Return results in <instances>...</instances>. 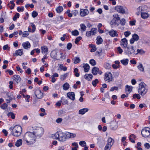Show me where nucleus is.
<instances>
[{
    "label": "nucleus",
    "instance_id": "obj_27",
    "mask_svg": "<svg viewBox=\"0 0 150 150\" xmlns=\"http://www.w3.org/2000/svg\"><path fill=\"white\" fill-rule=\"evenodd\" d=\"M22 46L24 49H27L30 47V44L28 41L23 42L22 44Z\"/></svg>",
    "mask_w": 150,
    "mask_h": 150
},
{
    "label": "nucleus",
    "instance_id": "obj_63",
    "mask_svg": "<svg viewBox=\"0 0 150 150\" xmlns=\"http://www.w3.org/2000/svg\"><path fill=\"white\" fill-rule=\"evenodd\" d=\"M24 7L23 6H22L21 7H18L17 8V11L18 12L23 11L24 10Z\"/></svg>",
    "mask_w": 150,
    "mask_h": 150
},
{
    "label": "nucleus",
    "instance_id": "obj_57",
    "mask_svg": "<svg viewBox=\"0 0 150 150\" xmlns=\"http://www.w3.org/2000/svg\"><path fill=\"white\" fill-rule=\"evenodd\" d=\"M81 39V37L79 36L77 37L75 40V43L77 44Z\"/></svg>",
    "mask_w": 150,
    "mask_h": 150
},
{
    "label": "nucleus",
    "instance_id": "obj_32",
    "mask_svg": "<svg viewBox=\"0 0 150 150\" xmlns=\"http://www.w3.org/2000/svg\"><path fill=\"white\" fill-rule=\"evenodd\" d=\"M81 31L83 32L86 30V27L84 24L81 23L80 24Z\"/></svg>",
    "mask_w": 150,
    "mask_h": 150
},
{
    "label": "nucleus",
    "instance_id": "obj_33",
    "mask_svg": "<svg viewBox=\"0 0 150 150\" xmlns=\"http://www.w3.org/2000/svg\"><path fill=\"white\" fill-rule=\"evenodd\" d=\"M137 68L140 71L144 72V67L142 64H139L137 66Z\"/></svg>",
    "mask_w": 150,
    "mask_h": 150
},
{
    "label": "nucleus",
    "instance_id": "obj_26",
    "mask_svg": "<svg viewBox=\"0 0 150 150\" xmlns=\"http://www.w3.org/2000/svg\"><path fill=\"white\" fill-rule=\"evenodd\" d=\"M114 141L111 137H109L107 140V144L112 146L114 144Z\"/></svg>",
    "mask_w": 150,
    "mask_h": 150
},
{
    "label": "nucleus",
    "instance_id": "obj_9",
    "mask_svg": "<svg viewBox=\"0 0 150 150\" xmlns=\"http://www.w3.org/2000/svg\"><path fill=\"white\" fill-rule=\"evenodd\" d=\"M104 80L108 82L111 81L112 80V74L110 72H107L105 74Z\"/></svg>",
    "mask_w": 150,
    "mask_h": 150
},
{
    "label": "nucleus",
    "instance_id": "obj_16",
    "mask_svg": "<svg viewBox=\"0 0 150 150\" xmlns=\"http://www.w3.org/2000/svg\"><path fill=\"white\" fill-rule=\"evenodd\" d=\"M67 96L71 100H74L75 99V95L74 92H70L67 93Z\"/></svg>",
    "mask_w": 150,
    "mask_h": 150
},
{
    "label": "nucleus",
    "instance_id": "obj_38",
    "mask_svg": "<svg viewBox=\"0 0 150 150\" xmlns=\"http://www.w3.org/2000/svg\"><path fill=\"white\" fill-rule=\"evenodd\" d=\"M58 56L61 59H63L65 58V56L63 54V53L60 51H58Z\"/></svg>",
    "mask_w": 150,
    "mask_h": 150
},
{
    "label": "nucleus",
    "instance_id": "obj_59",
    "mask_svg": "<svg viewBox=\"0 0 150 150\" xmlns=\"http://www.w3.org/2000/svg\"><path fill=\"white\" fill-rule=\"evenodd\" d=\"M70 12V10H68L66 11V13L67 14V15L69 17H71L72 16V13H71Z\"/></svg>",
    "mask_w": 150,
    "mask_h": 150
},
{
    "label": "nucleus",
    "instance_id": "obj_60",
    "mask_svg": "<svg viewBox=\"0 0 150 150\" xmlns=\"http://www.w3.org/2000/svg\"><path fill=\"white\" fill-rule=\"evenodd\" d=\"M133 97V98H137V99H140V98H141L140 96L139 95V94H134Z\"/></svg>",
    "mask_w": 150,
    "mask_h": 150
},
{
    "label": "nucleus",
    "instance_id": "obj_39",
    "mask_svg": "<svg viewBox=\"0 0 150 150\" xmlns=\"http://www.w3.org/2000/svg\"><path fill=\"white\" fill-rule=\"evenodd\" d=\"M63 10V7L61 6H59L57 7L56 8V11L57 13H60Z\"/></svg>",
    "mask_w": 150,
    "mask_h": 150
},
{
    "label": "nucleus",
    "instance_id": "obj_25",
    "mask_svg": "<svg viewBox=\"0 0 150 150\" xmlns=\"http://www.w3.org/2000/svg\"><path fill=\"white\" fill-rule=\"evenodd\" d=\"M93 75L91 74H86L84 76V78L88 81H91L93 78Z\"/></svg>",
    "mask_w": 150,
    "mask_h": 150
},
{
    "label": "nucleus",
    "instance_id": "obj_44",
    "mask_svg": "<svg viewBox=\"0 0 150 150\" xmlns=\"http://www.w3.org/2000/svg\"><path fill=\"white\" fill-rule=\"evenodd\" d=\"M79 144L82 147H84V148L85 147H87L86 146V144L85 141H80Z\"/></svg>",
    "mask_w": 150,
    "mask_h": 150
},
{
    "label": "nucleus",
    "instance_id": "obj_51",
    "mask_svg": "<svg viewBox=\"0 0 150 150\" xmlns=\"http://www.w3.org/2000/svg\"><path fill=\"white\" fill-rule=\"evenodd\" d=\"M120 20V24L122 25H124L125 24V19L123 18H122Z\"/></svg>",
    "mask_w": 150,
    "mask_h": 150
},
{
    "label": "nucleus",
    "instance_id": "obj_4",
    "mask_svg": "<svg viewBox=\"0 0 150 150\" xmlns=\"http://www.w3.org/2000/svg\"><path fill=\"white\" fill-rule=\"evenodd\" d=\"M148 89L146 85L144 82H142L139 85L138 92L141 96H143L147 92Z\"/></svg>",
    "mask_w": 150,
    "mask_h": 150
},
{
    "label": "nucleus",
    "instance_id": "obj_28",
    "mask_svg": "<svg viewBox=\"0 0 150 150\" xmlns=\"http://www.w3.org/2000/svg\"><path fill=\"white\" fill-rule=\"evenodd\" d=\"M83 67L84 68L85 72H87L89 71L90 66L88 64H83Z\"/></svg>",
    "mask_w": 150,
    "mask_h": 150
},
{
    "label": "nucleus",
    "instance_id": "obj_54",
    "mask_svg": "<svg viewBox=\"0 0 150 150\" xmlns=\"http://www.w3.org/2000/svg\"><path fill=\"white\" fill-rule=\"evenodd\" d=\"M29 35V32L28 31H25L23 33L22 36L23 37H26L28 36Z\"/></svg>",
    "mask_w": 150,
    "mask_h": 150
},
{
    "label": "nucleus",
    "instance_id": "obj_3",
    "mask_svg": "<svg viewBox=\"0 0 150 150\" xmlns=\"http://www.w3.org/2000/svg\"><path fill=\"white\" fill-rule=\"evenodd\" d=\"M12 134L16 137H17L20 136L22 131V128L20 126L16 125L13 128L11 127L10 128Z\"/></svg>",
    "mask_w": 150,
    "mask_h": 150
},
{
    "label": "nucleus",
    "instance_id": "obj_36",
    "mask_svg": "<svg viewBox=\"0 0 150 150\" xmlns=\"http://www.w3.org/2000/svg\"><path fill=\"white\" fill-rule=\"evenodd\" d=\"M63 89L64 90H67L69 88V85L67 83H66L63 85Z\"/></svg>",
    "mask_w": 150,
    "mask_h": 150
},
{
    "label": "nucleus",
    "instance_id": "obj_18",
    "mask_svg": "<svg viewBox=\"0 0 150 150\" xmlns=\"http://www.w3.org/2000/svg\"><path fill=\"white\" fill-rule=\"evenodd\" d=\"M132 86H131L126 85V86L125 92L126 93L129 94L132 91Z\"/></svg>",
    "mask_w": 150,
    "mask_h": 150
},
{
    "label": "nucleus",
    "instance_id": "obj_7",
    "mask_svg": "<svg viewBox=\"0 0 150 150\" xmlns=\"http://www.w3.org/2000/svg\"><path fill=\"white\" fill-rule=\"evenodd\" d=\"M141 134L144 137H148L150 136V128L148 127L144 128L142 130Z\"/></svg>",
    "mask_w": 150,
    "mask_h": 150
},
{
    "label": "nucleus",
    "instance_id": "obj_55",
    "mask_svg": "<svg viewBox=\"0 0 150 150\" xmlns=\"http://www.w3.org/2000/svg\"><path fill=\"white\" fill-rule=\"evenodd\" d=\"M19 14L18 13L16 14L15 16L13 17V21H16L17 18H19Z\"/></svg>",
    "mask_w": 150,
    "mask_h": 150
},
{
    "label": "nucleus",
    "instance_id": "obj_29",
    "mask_svg": "<svg viewBox=\"0 0 150 150\" xmlns=\"http://www.w3.org/2000/svg\"><path fill=\"white\" fill-rule=\"evenodd\" d=\"M129 61L128 59H125L121 60L120 62L123 65L126 66L128 64Z\"/></svg>",
    "mask_w": 150,
    "mask_h": 150
},
{
    "label": "nucleus",
    "instance_id": "obj_56",
    "mask_svg": "<svg viewBox=\"0 0 150 150\" xmlns=\"http://www.w3.org/2000/svg\"><path fill=\"white\" fill-rule=\"evenodd\" d=\"M31 26L32 27V32H34L36 28L35 25L33 23H30Z\"/></svg>",
    "mask_w": 150,
    "mask_h": 150
},
{
    "label": "nucleus",
    "instance_id": "obj_35",
    "mask_svg": "<svg viewBox=\"0 0 150 150\" xmlns=\"http://www.w3.org/2000/svg\"><path fill=\"white\" fill-rule=\"evenodd\" d=\"M103 42V39L100 36H98L97 38L96 43L98 44H101Z\"/></svg>",
    "mask_w": 150,
    "mask_h": 150
},
{
    "label": "nucleus",
    "instance_id": "obj_8",
    "mask_svg": "<svg viewBox=\"0 0 150 150\" xmlns=\"http://www.w3.org/2000/svg\"><path fill=\"white\" fill-rule=\"evenodd\" d=\"M127 50H125L126 53L129 56H131L132 54L135 53L134 47L132 46H129L127 47Z\"/></svg>",
    "mask_w": 150,
    "mask_h": 150
},
{
    "label": "nucleus",
    "instance_id": "obj_48",
    "mask_svg": "<svg viewBox=\"0 0 150 150\" xmlns=\"http://www.w3.org/2000/svg\"><path fill=\"white\" fill-rule=\"evenodd\" d=\"M78 69L77 68H76L74 69V72L75 73V75L77 77H78L79 76V74L78 72Z\"/></svg>",
    "mask_w": 150,
    "mask_h": 150
},
{
    "label": "nucleus",
    "instance_id": "obj_40",
    "mask_svg": "<svg viewBox=\"0 0 150 150\" xmlns=\"http://www.w3.org/2000/svg\"><path fill=\"white\" fill-rule=\"evenodd\" d=\"M90 31L91 35H94L96 33L97 30L96 28H92Z\"/></svg>",
    "mask_w": 150,
    "mask_h": 150
},
{
    "label": "nucleus",
    "instance_id": "obj_21",
    "mask_svg": "<svg viewBox=\"0 0 150 150\" xmlns=\"http://www.w3.org/2000/svg\"><path fill=\"white\" fill-rule=\"evenodd\" d=\"M141 17L144 19H146L149 17L150 15L147 13L142 12L141 14Z\"/></svg>",
    "mask_w": 150,
    "mask_h": 150
},
{
    "label": "nucleus",
    "instance_id": "obj_23",
    "mask_svg": "<svg viewBox=\"0 0 150 150\" xmlns=\"http://www.w3.org/2000/svg\"><path fill=\"white\" fill-rule=\"evenodd\" d=\"M23 54V50L22 49H19L16 51L15 53L13 54L14 56H21Z\"/></svg>",
    "mask_w": 150,
    "mask_h": 150
},
{
    "label": "nucleus",
    "instance_id": "obj_37",
    "mask_svg": "<svg viewBox=\"0 0 150 150\" xmlns=\"http://www.w3.org/2000/svg\"><path fill=\"white\" fill-rule=\"evenodd\" d=\"M74 64H76L79 63L81 61L80 59L78 57H75L73 59Z\"/></svg>",
    "mask_w": 150,
    "mask_h": 150
},
{
    "label": "nucleus",
    "instance_id": "obj_31",
    "mask_svg": "<svg viewBox=\"0 0 150 150\" xmlns=\"http://www.w3.org/2000/svg\"><path fill=\"white\" fill-rule=\"evenodd\" d=\"M68 74L69 73H65L63 75H61L60 76V79L61 80V81L64 80L67 78V77L68 76Z\"/></svg>",
    "mask_w": 150,
    "mask_h": 150
},
{
    "label": "nucleus",
    "instance_id": "obj_15",
    "mask_svg": "<svg viewBox=\"0 0 150 150\" xmlns=\"http://www.w3.org/2000/svg\"><path fill=\"white\" fill-rule=\"evenodd\" d=\"M58 51L55 50L52 51L50 54L51 57L54 59H57V55H58Z\"/></svg>",
    "mask_w": 150,
    "mask_h": 150
},
{
    "label": "nucleus",
    "instance_id": "obj_61",
    "mask_svg": "<svg viewBox=\"0 0 150 150\" xmlns=\"http://www.w3.org/2000/svg\"><path fill=\"white\" fill-rule=\"evenodd\" d=\"M131 33L130 31H125L124 32V34L125 37H127L129 36Z\"/></svg>",
    "mask_w": 150,
    "mask_h": 150
},
{
    "label": "nucleus",
    "instance_id": "obj_17",
    "mask_svg": "<svg viewBox=\"0 0 150 150\" xmlns=\"http://www.w3.org/2000/svg\"><path fill=\"white\" fill-rule=\"evenodd\" d=\"M42 53L45 55H47L48 54V48L47 46H44L41 47V48Z\"/></svg>",
    "mask_w": 150,
    "mask_h": 150
},
{
    "label": "nucleus",
    "instance_id": "obj_22",
    "mask_svg": "<svg viewBox=\"0 0 150 150\" xmlns=\"http://www.w3.org/2000/svg\"><path fill=\"white\" fill-rule=\"evenodd\" d=\"M88 109L86 108H83L80 110L79 111V114L83 115L88 111Z\"/></svg>",
    "mask_w": 150,
    "mask_h": 150
},
{
    "label": "nucleus",
    "instance_id": "obj_64",
    "mask_svg": "<svg viewBox=\"0 0 150 150\" xmlns=\"http://www.w3.org/2000/svg\"><path fill=\"white\" fill-rule=\"evenodd\" d=\"M7 104L6 103H5L2 105L1 106V107L2 109H5L7 108Z\"/></svg>",
    "mask_w": 150,
    "mask_h": 150
},
{
    "label": "nucleus",
    "instance_id": "obj_42",
    "mask_svg": "<svg viewBox=\"0 0 150 150\" xmlns=\"http://www.w3.org/2000/svg\"><path fill=\"white\" fill-rule=\"evenodd\" d=\"M71 34L74 36H77L79 35V32L77 30H74L71 32Z\"/></svg>",
    "mask_w": 150,
    "mask_h": 150
},
{
    "label": "nucleus",
    "instance_id": "obj_20",
    "mask_svg": "<svg viewBox=\"0 0 150 150\" xmlns=\"http://www.w3.org/2000/svg\"><path fill=\"white\" fill-rule=\"evenodd\" d=\"M118 126L117 123L116 122H112L110 125L111 128L113 130H115L117 129Z\"/></svg>",
    "mask_w": 150,
    "mask_h": 150
},
{
    "label": "nucleus",
    "instance_id": "obj_49",
    "mask_svg": "<svg viewBox=\"0 0 150 150\" xmlns=\"http://www.w3.org/2000/svg\"><path fill=\"white\" fill-rule=\"evenodd\" d=\"M7 115L8 116H11L13 119H14L15 118V115L12 112H9L8 114Z\"/></svg>",
    "mask_w": 150,
    "mask_h": 150
},
{
    "label": "nucleus",
    "instance_id": "obj_43",
    "mask_svg": "<svg viewBox=\"0 0 150 150\" xmlns=\"http://www.w3.org/2000/svg\"><path fill=\"white\" fill-rule=\"evenodd\" d=\"M145 51H144L143 50H139L138 49L137 50V52L135 53H134V54H137L138 53L140 54H143L145 53Z\"/></svg>",
    "mask_w": 150,
    "mask_h": 150
},
{
    "label": "nucleus",
    "instance_id": "obj_5",
    "mask_svg": "<svg viewBox=\"0 0 150 150\" xmlns=\"http://www.w3.org/2000/svg\"><path fill=\"white\" fill-rule=\"evenodd\" d=\"M54 135L55 136V139H57L60 142H64L66 140L65 134L62 132H57Z\"/></svg>",
    "mask_w": 150,
    "mask_h": 150
},
{
    "label": "nucleus",
    "instance_id": "obj_34",
    "mask_svg": "<svg viewBox=\"0 0 150 150\" xmlns=\"http://www.w3.org/2000/svg\"><path fill=\"white\" fill-rule=\"evenodd\" d=\"M98 71V68L95 67L92 69V72L94 75H96L97 74Z\"/></svg>",
    "mask_w": 150,
    "mask_h": 150
},
{
    "label": "nucleus",
    "instance_id": "obj_45",
    "mask_svg": "<svg viewBox=\"0 0 150 150\" xmlns=\"http://www.w3.org/2000/svg\"><path fill=\"white\" fill-rule=\"evenodd\" d=\"M59 68L61 70L65 71L67 70V67H64L62 64H60L59 66Z\"/></svg>",
    "mask_w": 150,
    "mask_h": 150
},
{
    "label": "nucleus",
    "instance_id": "obj_52",
    "mask_svg": "<svg viewBox=\"0 0 150 150\" xmlns=\"http://www.w3.org/2000/svg\"><path fill=\"white\" fill-rule=\"evenodd\" d=\"M65 134L66 140H67V139L71 138L70 133L67 132Z\"/></svg>",
    "mask_w": 150,
    "mask_h": 150
},
{
    "label": "nucleus",
    "instance_id": "obj_19",
    "mask_svg": "<svg viewBox=\"0 0 150 150\" xmlns=\"http://www.w3.org/2000/svg\"><path fill=\"white\" fill-rule=\"evenodd\" d=\"M110 23L111 25L118 26L119 25L118 21L114 18L110 21Z\"/></svg>",
    "mask_w": 150,
    "mask_h": 150
},
{
    "label": "nucleus",
    "instance_id": "obj_6",
    "mask_svg": "<svg viewBox=\"0 0 150 150\" xmlns=\"http://www.w3.org/2000/svg\"><path fill=\"white\" fill-rule=\"evenodd\" d=\"M115 9L117 12L122 14H127L128 13L127 8L124 6H117L115 7Z\"/></svg>",
    "mask_w": 150,
    "mask_h": 150
},
{
    "label": "nucleus",
    "instance_id": "obj_2",
    "mask_svg": "<svg viewBox=\"0 0 150 150\" xmlns=\"http://www.w3.org/2000/svg\"><path fill=\"white\" fill-rule=\"evenodd\" d=\"M33 131L32 132L37 139L41 137L44 132V129L42 127H32Z\"/></svg>",
    "mask_w": 150,
    "mask_h": 150
},
{
    "label": "nucleus",
    "instance_id": "obj_13",
    "mask_svg": "<svg viewBox=\"0 0 150 150\" xmlns=\"http://www.w3.org/2000/svg\"><path fill=\"white\" fill-rule=\"evenodd\" d=\"M89 13V11L87 9H82L80 11V15L82 17H84L88 15Z\"/></svg>",
    "mask_w": 150,
    "mask_h": 150
},
{
    "label": "nucleus",
    "instance_id": "obj_41",
    "mask_svg": "<svg viewBox=\"0 0 150 150\" xmlns=\"http://www.w3.org/2000/svg\"><path fill=\"white\" fill-rule=\"evenodd\" d=\"M113 18L119 21L120 20V18L117 14H114L113 15Z\"/></svg>",
    "mask_w": 150,
    "mask_h": 150
},
{
    "label": "nucleus",
    "instance_id": "obj_10",
    "mask_svg": "<svg viewBox=\"0 0 150 150\" xmlns=\"http://www.w3.org/2000/svg\"><path fill=\"white\" fill-rule=\"evenodd\" d=\"M147 7L145 6H139L137 9V12L136 13V14L139 16L142 12H144L143 11L146 9Z\"/></svg>",
    "mask_w": 150,
    "mask_h": 150
},
{
    "label": "nucleus",
    "instance_id": "obj_62",
    "mask_svg": "<svg viewBox=\"0 0 150 150\" xmlns=\"http://www.w3.org/2000/svg\"><path fill=\"white\" fill-rule=\"evenodd\" d=\"M38 13L35 11H34L33 12L32 15L33 18H35L38 15Z\"/></svg>",
    "mask_w": 150,
    "mask_h": 150
},
{
    "label": "nucleus",
    "instance_id": "obj_11",
    "mask_svg": "<svg viewBox=\"0 0 150 150\" xmlns=\"http://www.w3.org/2000/svg\"><path fill=\"white\" fill-rule=\"evenodd\" d=\"M127 39L124 38L122 39L120 42V45L124 48H126L127 47Z\"/></svg>",
    "mask_w": 150,
    "mask_h": 150
},
{
    "label": "nucleus",
    "instance_id": "obj_58",
    "mask_svg": "<svg viewBox=\"0 0 150 150\" xmlns=\"http://www.w3.org/2000/svg\"><path fill=\"white\" fill-rule=\"evenodd\" d=\"M112 146L106 144L104 148L105 150H110Z\"/></svg>",
    "mask_w": 150,
    "mask_h": 150
},
{
    "label": "nucleus",
    "instance_id": "obj_50",
    "mask_svg": "<svg viewBox=\"0 0 150 150\" xmlns=\"http://www.w3.org/2000/svg\"><path fill=\"white\" fill-rule=\"evenodd\" d=\"M126 139V137H122L121 140V142L123 143V145L124 146H125L126 144V142L125 141Z\"/></svg>",
    "mask_w": 150,
    "mask_h": 150
},
{
    "label": "nucleus",
    "instance_id": "obj_14",
    "mask_svg": "<svg viewBox=\"0 0 150 150\" xmlns=\"http://www.w3.org/2000/svg\"><path fill=\"white\" fill-rule=\"evenodd\" d=\"M108 33L112 37H117L118 35L117 31L113 29H112L108 31Z\"/></svg>",
    "mask_w": 150,
    "mask_h": 150
},
{
    "label": "nucleus",
    "instance_id": "obj_1",
    "mask_svg": "<svg viewBox=\"0 0 150 150\" xmlns=\"http://www.w3.org/2000/svg\"><path fill=\"white\" fill-rule=\"evenodd\" d=\"M36 139L32 132H27L23 136V140L29 146L33 145L36 142Z\"/></svg>",
    "mask_w": 150,
    "mask_h": 150
},
{
    "label": "nucleus",
    "instance_id": "obj_53",
    "mask_svg": "<svg viewBox=\"0 0 150 150\" xmlns=\"http://www.w3.org/2000/svg\"><path fill=\"white\" fill-rule=\"evenodd\" d=\"M89 63L93 66H94L96 64V62L93 59H91L90 60Z\"/></svg>",
    "mask_w": 150,
    "mask_h": 150
},
{
    "label": "nucleus",
    "instance_id": "obj_47",
    "mask_svg": "<svg viewBox=\"0 0 150 150\" xmlns=\"http://www.w3.org/2000/svg\"><path fill=\"white\" fill-rule=\"evenodd\" d=\"M132 38L135 41H137L139 39V37L137 34H134L132 35Z\"/></svg>",
    "mask_w": 150,
    "mask_h": 150
},
{
    "label": "nucleus",
    "instance_id": "obj_46",
    "mask_svg": "<svg viewBox=\"0 0 150 150\" xmlns=\"http://www.w3.org/2000/svg\"><path fill=\"white\" fill-rule=\"evenodd\" d=\"M98 80L97 79H95L92 81V84L93 86L95 87L96 86V84L98 83Z\"/></svg>",
    "mask_w": 150,
    "mask_h": 150
},
{
    "label": "nucleus",
    "instance_id": "obj_30",
    "mask_svg": "<svg viewBox=\"0 0 150 150\" xmlns=\"http://www.w3.org/2000/svg\"><path fill=\"white\" fill-rule=\"evenodd\" d=\"M22 140L21 139H19L17 140L16 142L15 145L17 147H19L21 146L22 143Z\"/></svg>",
    "mask_w": 150,
    "mask_h": 150
},
{
    "label": "nucleus",
    "instance_id": "obj_24",
    "mask_svg": "<svg viewBox=\"0 0 150 150\" xmlns=\"http://www.w3.org/2000/svg\"><path fill=\"white\" fill-rule=\"evenodd\" d=\"M14 80L17 83V84L20 82L21 79L20 76L17 75H15L13 76Z\"/></svg>",
    "mask_w": 150,
    "mask_h": 150
},
{
    "label": "nucleus",
    "instance_id": "obj_12",
    "mask_svg": "<svg viewBox=\"0 0 150 150\" xmlns=\"http://www.w3.org/2000/svg\"><path fill=\"white\" fill-rule=\"evenodd\" d=\"M35 94L38 99H41L43 97V94L41 91L39 89H36L35 92Z\"/></svg>",
    "mask_w": 150,
    "mask_h": 150
}]
</instances>
